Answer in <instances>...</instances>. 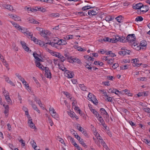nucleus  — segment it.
<instances>
[{
	"mask_svg": "<svg viewBox=\"0 0 150 150\" xmlns=\"http://www.w3.org/2000/svg\"><path fill=\"white\" fill-rule=\"evenodd\" d=\"M91 111L95 115V116L98 117L99 115V114L98 112H97L95 109H91Z\"/></svg>",
	"mask_w": 150,
	"mask_h": 150,
	"instance_id": "4be33fe9",
	"label": "nucleus"
},
{
	"mask_svg": "<svg viewBox=\"0 0 150 150\" xmlns=\"http://www.w3.org/2000/svg\"><path fill=\"white\" fill-rule=\"evenodd\" d=\"M63 93L64 94H65L66 96L68 98H69L70 100L72 98L70 97V94L69 92L64 91L63 92Z\"/></svg>",
	"mask_w": 150,
	"mask_h": 150,
	"instance_id": "473e14b6",
	"label": "nucleus"
},
{
	"mask_svg": "<svg viewBox=\"0 0 150 150\" xmlns=\"http://www.w3.org/2000/svg\"><path fill=\"white\" fill-rule=\"evenodd\" d=\"M80 144H81L85 148H86L87 147V146L86 145V144L83 141H81V142H80Z\"/></svg>",
	"mask_w": 150,
	"mask_h": 150,
	"instance_id": "8fccbe9b",
	"label": "nucleus"
},
{
	"mask_svg": "<svg viewBox=\"0 0 150 150\" xmlns=\"http://www.w3.org/2000/svg\"><path fill=\"white\" fill-rule=\"evenodd\" d=\"M88 99L89 100L91 101L94 104L96 105L98 104V101L96 99L95 96L91 93H89L88 96Z\"/></svg>",
	"mask_w": 150,
	"mask_h": 150,
	"instance_id": "f03ea898",
	"label": "nucleus"
},
{
	"mask_svg": "<svg viewBox=\"0 0 150 150\" xmlns=\"http://www.w3.org/2000/svg\"><path fill=\"white\" fill-rule=\"evenodd\" d=\"M93 64L95 65H99L100 66H102L103 65V64L102 62L98 61H95Z\"/></svg>",
	"mask_w": 150,
	"mask_h": 150,
	"instance_id": "393cba45",
	"label": "nucleus"
},
{
	"mask_svg": "<svg viewBox=\"0 0 150 150\" xmlns=\"http://www.w3.org/2000/svg\"><path fill=\"white\" fill-rule=\"evenodd\" d=\"M4 64L5 66L6 67L7 69L8 70L9 69V68L8 67V64L6 62V61L5 60V61H4Z\"/></svg>",
	"mask_w": 150,
	"mask_h": 150,
	"instance_id": "09e8293b",
	"label": "nucleus"
},
{
	"mask_svg": "<svg viewBox=\"0 0 150 150\" xmlns=\"http://www.w3.org/2000/svg\"><path fill=\"white\" fill-rule=\"evenodd\" d=\"M97 13L96 12V11H94L93 10H90L88 11V15L89 16H93L96 15Z\"/></svg>",
	"mask_w": 150,
	"mask_h": 150,
	"instance_id": "a211bd4d",
	"label": "nucleus"
},
{
	"mask_svg": "<svg viewBox=\"0 0 150 150\" xmlns=\"http://www.w3.org/2000/svg\"><path fill=\"white\" fill-rule=\"evenodd\" d=\"M50 113L51 114H56V112L54 109L53 108H50Z\"/></svg>",
	"mask_w": 150,
	"mask_h": 150,
	"instance_id": "e433bc0d",
	"label": "nucleus"
},
{
	"mask_svg": "<svg viewBox=\"0 0 150 150\" xmlns=\"http://www.w3.org/2000/svg\"><path fill=\"white\" fill-rule=\"evenodd\" d=\"M39 30L41 32L40 34L41 35L42 37L46 38L47 40V39H49L48 37H47V36L46 35V34L45 33V31H43L42 29V28H39Z\"/></svg>",
	"mask_w": 150,
	"mask_h": 150,
	"instance_id": "9b49d317",
	"label": "nucleus"
},
{
	"mask_svg": "<svg viewBox=\"0 0 150 150\" xmlns=\"http://www.w3.org/2000/svg\"><path fill=\"white\" fill-rule=\"evenodd\" d=\"M105 53L107 55H111V57H112V52L111 51H105Z\"/></svg>",
	"mask_w": 150,
	"mask_h": 150,
	"instance_id": "58836bf2",
	"label": "nucleus"
},
{
	"mask_svg": "<svg viewBox=\"0 0 150 150\" xmlns=\"http://www.w3.org/2000/svg\"><path fill=\"white\" fill-rule=\"evenodd\" d=\"M23 83V84L25 86L27 87L28 88L29 87V86L28 85V84L24 80V81H22Z\"/></svg>",
	"mask_w": 150,
	"mask_h": 150,
	"instance_id": "680f3d73",
	"label": "nucleus"
},
{
	"mask_svg": "<svg viewBox=\"0 0 150 150\" xmlns=\"http://www.w3.org/2000/svg\"><path fill=\"white\" fill-rule=\"evenodd\" d=\"M101 144L103 145L104 147V146H105V147H106V144H105V142L103 140V139H102V140L101 141Z\"/></svg>",
	"mask_w": 150,
	"mask_h": 150,
	"instance_id": "69168bd1",
	"label": "nucleus"
},
{
	"mask_svg": "<svg viewBox=\"0 0 150 150\" xmlns=\"http://www.w3.org/2000/svg\"><path fill=\"white\" fill-rule=\"evenodd\" d=\"M114 93L116 95L119 96V94L122 93V92L119 91L116 89H113V93Z\"/></svg>",
	"mask_w": 150,
	"mask_h": 150,
	"instance_id": "c85d7f7f",
	"label": "nucleus"
},
{
	"mask_svg": "<svg viewBox=\"0 0 150 150\" xmlns=\"http://www.w3.org/2000/svg\"><path fill=\"white\" fill-rule=\"evenodd\" d=\"M112 18L111 16H108L105 18V20L107 21H109L112 20Z\"/></svg>",
	"mask_w": 150,
	"mask_h": 150,
	"instance_id": "4c0bfd02",
	"label": "nucleus"
},
{
	"mask_svg": "<svg viewBox=\"0 0 150 150\" xmlns=\"http://www.w3.org/2000/svg\"><path fill=\"white\" fill-rule=\"evenodd\" d=\"M31 144H32L33 147L35 150H36V148L37 147L36 144L34 140L31 141Z\"/></svg>",
	"mask_w": 150,
	"mask_h": 150,
	"instance_id": "c756f323",
	"label": "nucleus"
},
{
	"mask_svg": "<svg viewBox=\"0 0 150 150\" xmlns=\"http://www.w3.org/2000/svg\"><path fill=\"white\" fill-rule=\"evenodd\" d=\"M33 41L36 44H38L41 46H42L43 43L44 42H43L40 40H38V39L36 38L35 37L33 38Z\"/></svg>",
	"mask_w": 150,
	"mask_h": 150,
	"instance_id": "423d86ee",
	"label": "nucleus"
},
{
	"mask_svg": "<svg viewBox=\"0 0 150 150\" xmlns=\"http://www.w3.org/2000/svg\"><path fill=\"white\" fill-rule=\"evenodd\" d=\"M144 142L146 144L148 145L149 146H150V141L146 139H144Z\"/></svg>",
	"mask_w": 150,
	"mask_h": 150,
	"instance_id": "ea45409f",
	"label": "nucleus"
},
{
	"mask_svg": "<svg viewBox=\"0 0 150 150\" xmlns=\"http://www.w3.org/2000/svg\"><path fill=\"white\" fill-rule=\"evenodd\" d=\"M9 106H7L6 107V108H5L4 112L6 117H7L8 115V113L9 112Z\"/></svg>",
	"mask_w": 150,
	"mask_h": 150,
	"instance_id": "412c9836",
	"label": "nucleus"
},
{
	"mask_svg": "<svg viewBox=\"0 0 150 150\" xmlns=\"http://www.w3.org/2000/svg\"><path fill=\"white\" fill-rule=\"evenodd\" d=\"M46 44H48L49 45H51V46L55 47H57L59 46V45L58 43V42H51L50 40H49V42H46Z\"/></svg>",
	"mask_w": 150,
	"mask_h": 150,
	"instance_id": "9d476101",
	"label": "nucleus"
},
{
	"mask_svg": "<svg viewBox=\"0 0 150 150\" xmlns=\"http://www.w3.org/2000/svg\"><path fill=\"white\" fill-rule=\"evenodd\" d=\"M33 80H34V81H35V82L38 85V86H40V84L38 82V81L37 80V79L36 78H35L34 77H33Z\"/></svg>",
	"mask_w": 150,
	"mask_h": 150,
	"instance_id": "864d4df0",
	"label": "nucleus"
},
{
	"mask_svg": "<svg viewBox=\"0 0 150 150\" xmlns=\"http://www.w3.org/2000/svg\"><path fill=\"white\" fill-rule=\"evenodd\" d=\"M132 61H133V63L134 64V66H137V67H139L142 64H138L137 63L138 60L137 59H133L132 60Z\"/></svg>",
	"mask_w": 150,
	"mask_h": 150,
	"instance_id": "f3484780",
	"label": "nucleus"
},
{
	"mask_svg": "<svg viewBox=\"0 0 150 150\" xmlns=\"http://www.w3.org/2000/svg\"><path fill=\"white\" fill-rule=\"evenodd\" d=\"M142 10H141L140 11H141L143 12V13L146 12L149 9V7L146 5H145L144 6L143 5V6H142Z\"/></svg>",
	"mask_w": 150,
	"mask_h": 150,
	"instance_id": "2eb2a0df",
	"label": "nucleus"
},
{
	"mask_svg": "<svg viewBox=\"0 0 150 150\" xmlns=\"http://www.w3.org/2000/svg\"><path fill=\"white\" fill-rule=\"evenodd\" d=\"M32 108L34 110L37 111L38 113H40V111L38 110L36 105L35 104H33L32 105Z\"/></svg>",
	"mask_w": 150,
	"mask_h": 150,
	"instance_id": "bb28decb",
	"label": "nucleus"
},
{
	"mask_svg": "<svg viewBox=\"0 0 150 150\" xmlns=\"http://www.w3.org/2000/svg\"><path fill=\"white\" fill-rule=\"evenodd\" d=\"M98 120H99V121L102 123V124H103V123L104 120H103V118L101 116H100L98 119Z\"/></svg>",
	"mask_w": 150,
	"mask_h": 150,
	"instance_id": "bf43d9fd",
	"label": "nucleus"
},
{
	"mask_svg": "<svg viewBox=\"0 0 150 150\" xmlns=\"http://www.w3.org/2000/svg\"><path fill=\"white\" fill-rule=\"evenodd\" d=\"M35 100L38 104L41 103L40 99L38 98H35Z\"/></svg>",
	"mask_w": 150,
	"mask_h": 150,
	"instance_id": "e2e57ef3",
	"label": "nucleus"
},
{
	"mask_svg": "<svg viewBox=\"0 0 150 150\" xmlns=\"http://www.w3.org/2000/svg\"><path fill=\"white\" fill-rule=\"evenodd\" d=\"M3 93L4 94V96H6L7 95H8L9 93L8 91H6L5 88L4 89V90L3 92Z\"/></svg>",
	"mask_w": 150,
	"mask_h": 150,
	"instance_id": "603ef678",
	"label": "nucleus"
},
{
	"mask_svg": "<svg viewBox=\"0 0 150 150\" xmlns=\"http://www.w3.org/2000/svg\"><path fill=\"white\" fill-rule=\"evenodd\" d=\"M112 40V39H110L108 37H105L103 39V41L104 42H111Z\"/></svg>",
	"mask_w": 150,
	"mask_h": 150,
	"instance_id": "a878e982",
	"label": "nucleus"
},
{
	"mask_svg": "<svg viewBox=\"0 0 150 150\" xmlns=\"http://www.w3.org/2000/svg\"><path fill=\"white\" fill-rule=\"evenodd\" d=\"M126 39L127 41L132 42L135 40L136 38L134 34H129L126 37Z\"/></svg>",
	"mask_w": 150,
	"mask_h": 150,
	"instance_id": "20e7f679",
	"label": "nucleus"
},
{
	"mask_svg": "<svg viewBox=\"0 0 150 150\" xmlns=\"http://www.w3.org/2000/svg\"><path fill=\"white\" fill-rule=\"evenodd\" d=\"M67 139H69L70 141L72 143H73L75 141L74 140V139L73 138L71 137L70 136H68L67 137Z\"/></svg>",
	"mask_w": 150,
	"mask_h": 150,
	"instance_id": "49530a36",
	"label": "nucleus"
},
{
	"mask_svg": "<svg viewBox=\"0 0 150 150\" xmlns=\"http://www.w3.org/2000/svg\"><path fill=\"white\" fill-rule=\"evenodd\" d=\"M74 74L73 72H71V74H69V76H67L69 78H71L74 77Z\"/></svg>",
	"mask_w": 150,
	"mask_h": 150,
	"instance_id": "de8ad7c7",
	"label": "nucleus"
},
{
	"mask_svg": "<svg viewBox=\"0 0 150 150\" xmlns=\"http://www.w3.org/2000/svg\"><path fill=\"white\" fill-rule=\"evenodd\" d=\"M105 93H104V95H105L107 97V99L108 100V101H112V98L111 97H108V96H107V94H106V93H105Z\"/></svg>",
	"mask_w": 150,
	"mask_h": 150,
	"instance_id": "4d7b16f0",
	"label": "nucleus"
},
{
	"mask_svg": "<svg viewBox=\"0 0 150 150\" xmlns=\"http://www.w3.org/2000/svg\"><path fill=\"white\" fill-rule=\"evenodd\" d=\"M53 54H54L53 55H55L56 57H58V58H59L60 57H61V54L57 52H53Z\"/></svg>",
	"mask_w": 150,
	"mask_h": 150,
	"instance_id": "a19ab883",
	"label": "nucleus"
},
{
	"mask_svg": "<svg viewBox=\"0 0 150 150\" xmlns=\"http://www.w3.org/2000/svg\"><path fill=\"white\" fill-rule=\"evenodd\" d=\"M29 22L31 23H33L34 22V21H35V20L33 19V18H29Z\"/></svg>",
	"mask_w": 150,
	"mask_h": 150,
	"instance_id": "0e129e2a",
	"label": "nucleus"
},
{
	"mask_svg": "<svg viewBox=\"0 0 150 150\" xmlns=\"http://www.w3.org/2000/svg\"><path fill=\"white\" fill-rule=\"evenodd\" d=\"M48 121L49 122V123L51 126H52L53 124V122L51 120L50 118H48Z\"/></svg>",
	"mask_w": 150,
	"mask_h": 150,
	"instance_id": "338daca9",
	"label": "nucleus"
},
{
	"mask_svg": "<svg viewBox=\"0 0 150 150\" xmlns=\"http://www.w3.org/2000/svg\"><path fill=\"white\" fill-rule=\"evenodd\" d=\"M13 18L14 20L15 21H21V19L20 17L18 16L15 15L14 16H13Z\"/></svg>",
	"mask_w": 150,
	"mask_h": 150,
	"instance_id": "2f4dec72",
	"label": "nucleus"
},
{
	"mask_svg": "<svg viewBox=\"0 0 150 150\" xmlns=\"http://www.w3.org/2000/svg\"><path fill=\"white\" fill-rule=\"evenodd\" d=\"M21 44L23 48L26 51L28 52L29 48L26 45L25 43L23 41H21Z\"/></svg>",
	"mask_w": 150,
	"mask_h": 150,
	"instance_id": "f8f14e48",
	"label": "nucleus"
},
{
	"mask_svg": "<svg viewBox=\"0 0 150 150\" xmlns=\"http://www.w3.org/2000/svg\"><path fill=\"white\" fill-rule=\"evenodd\" d=\"M143 20V18L141 16H137L135 19V21L137 22L138 21H141Z\"/></svg>",
	"mask_w": 150,
	"mask_h": 150,
	"instance_id": "7c9ffc66",
	"label": "nucleus"
},
{
	"mask_svg": "<svg viewBox=\"0 0 150 150\" xmlns=\"http://www.w3.org/2000/svg\"><path fill=\"white\" fill-rule=\"evenodd\" d=\"M131 51L130 50H127L124 47L121 48V50L119 52V54L120 55L124 56L126 54H129Z\"/></svg>",
	"mask_w": 150,
	"mask_h": 150,
	"instance_id": "7ed1b4c3",
	"label": "nucleus"
},
{
	"mask_svg": "<svg viewBox=\"0 0 150 150\" xmlns=\"http://www.w3.org/2000/svg\"><path fill=\"white\" fill-rule=\"evenodd\" d=\"M81 47L79 46L78 45H76L74 46V47L75 49H77L78 51H80V50H81Z\"/></svg>",
	"mask_w": 150,
	"mask_h": 150,
	"instance_id": "13d9d810",
	"label": "nucleus"
},
{
	"mask_svg": "<svg viewBox=\"0 0 150 150\" xmlns=\"http://www.w3.org/2000/svg\"><path fill=\"white\" fill-rule=\"evenodd\" d=\"M119 66L118 64L117 63L113 64V69H115Z\"/></svg>",
	"mask_w": 150,
	"mask_h": 150,
	"instance_id": "5fc2aeb1",
	"label": "nucleus"
},
{
	"mask_svg": "<svg viewBox=\"0 0 150 150\" xmlns=\"http://www.w3.org/2000/svg\"><path fill=\"white\" fill-rule=\"evenodd\" d=\"M127 40L126 37L122 36L119 37L118 35H113V43H116L118 41L120 42H124Z\"/></svg>",
	"mask_w": 150,
	"mask_h": 150,
	"instance_id": "f257e3e1",
	"label": "nucleus"
},
{
	"mask_svg": "<svg viewBox=\"0 0 150 150\" xmlns=\"http://www.w3.org/2000/svg\"><path fill=\"white\" fill-rule=\"evenodd\" d=\"M3 7L11 11L12 10H13L12 6L9 4H4L3 5Z\"/></svg>",
	"mask_w": 150,
	"mask_h": 150,
	"instance_id": "ddd939ff",
	"label": "nucleus"
},
{
	"mask_svg": "<svg viewBox=\"0 0 150 150\" xmlns=\"http://www.w3.org/2000/svg\"><path fill=\"white\" fill-rule=\"evenodd\" d=\"M28 123L30 124V126L31 128L34 129L35 127V125L32 121V119H29Z\"/></svg>",
	"mask_w": 150,
	"mask_h": 150,
	"instance_id": "4468645a",
	"label": "nucleus"
},
{
	"mask_svg": "<svg viewBox=\"0 0 150 150\" xmlns=\"http://www.w3.org/2000/svg\"><path fill=\"white\" fill-rule=\"evenodd\" d=\"M45 76L47 78L51 79L52 77V74L50 71V70L49 68L48 67H47L45 68Z\"/></svg>",
	"mask_w": 150,
	"mask_h": 150,
	"instance_id": "39448f33",
	"label": "nucleus"
},
{
	"mask_svg": "<svg viewBox=\"0 0 150 150\" xmlns=\"http://www.w3.org/2000/svg\"><path fill=\"white\" fill-rule=\"evenodd\" d=\"M49 16L51 17H56L59 16V14L58 13H52L49 14Z\"/></svg>",
	"mask_w": 150,
	"mask_h": 150,
	"instance_id": "cd10ccee",
	"label": "nucleus"
},
{
	"mask_svg": "<svg viewBox=\"0 0 150 150\" xmlns=\"http://www.w3.org/2000/svg\"><path fill=\"white\" fill-rule=\"evenodd\" d=\"M27 33H26L28 36H30L31 39H32V38H33V34L31 33V32H30L28 31H27Z\"/></svg>",
	"mask_w": 150,
	"mask_h": 150,
	"instance_id": "a18cd8bd",
	"label": "nucleus"
},
{
	"mask_svg": "<svg viewBox=\"0 0 150 150\" xmlns=\"http://www.w3.org/2000/svg\"><path fill=\"white\" fill-rule=\"evenodd\" d=\"M73 35H67L66 36V38H64V39H67V40H69L70 39H72L73 38Z\"/></svg>",
	"mask_w": 150,
	"mask_h": 150,
	"instance_id": "c03bdc74",
	"label": "nucleus"
},
{
	"mask_svg": "<svg viewBox=\"0 0 150 150\" xmlns=\"http://www.w3.org/2000/svg\"><path fill=\"white\" fill-rule=\"evenodd\" d=\"M36 55H38V54L36 52H35L33 53V55L35 58L36 60V61H37L38 62L41 61V59L37 56H36Z\"/></svg>",
	"mask_w": 150,
	"mask_h": 150,
	"instance_id": "aec40b11",
	"label": "nucleus"
},
{
	"mask_svg": "<svg viewBox=\"0 0 150 150\" xmlns=\"http://www.w3.org/2000/svg\"><path fill=\"white\" fill-rule=\"evenodd\" d=\"M72 59L73 60V63L76 62L78 64H79L81 62L80 60L76 58H74L73 57V58H72Z\"/></svg>",
	"mask_w": 150,
	"mask_h": 150,
	"instance_id": "b1692460",
	"label": "nucleus"
},
{
	"mask_svg": "<svg viewBox=\"0 0 150 150\" xmlns=\"http://www.w3.org/2000/svg\"><path fill=\"white\" fill-rule=\"evenodd\" d=\"M79 86L82 90L83 91H86V87L84 86V84H80Z\"/></svg>",
	"mask_w": 150,
	"mask_h": 150,
	"instance_id": "72a5a7b5",
	"label": "nucleus"
},
{
	"mask_svg": "<svg viewBox=\"0 0 150 150\" xmlns=\"http://www.w3.org/2000/svg\"><path fill=\"white\" fill-rule=\"evenodd\" d=\"M89 63H91L90 64L91 65V62H89L88 63H87L86 62V63L87 64L86 65L85 67H86V68L88 69H91L92 67H91L90 66V65L88 64Z\"/></svg>",
	"mask_w": 150,
	"mask_h": 150,
	"instance_id": "79ce46f5",
	"label": "nucleus"
},
{
	"mask_svg": "<svg viewBox=\"0 0 150 150\" xmlns=\"http://www.w3.org/2000/svg\"><path fill=\"white\" fill-rule=\"evenodd\" d=\"M77 129H78V130L81 132H82V131L83 130V129L80 126H77Z\"/></svg>",
	"mask_w": 150,
	"mask_h": 150,
	"instance_id": "774afa93",
	"label": "nucleus"
},
{
	"mask_svg": "<svg viewBox=\"0 0 150 150\" xmlns=\"http://www.w3.org/2000/svg\"><path fill=\"white\" fill-rule=\"evenodd\" d=\"M100 113L102 115H103L104 117H107L108 114L105 109L103 108H101L100 110Z\"/></svg>",
	"mask_w": 150,
	"mask_h": 150,
	"instance_id": "1a4fd4ad",
	"label": "nucleus"
},
{
	"mask_svg": "<svg viewBox=\"0 0 150 150\" xmlns=\"http://www.w3.org/2000/svg\"><path fill=\"white\" fill-rule=\"evenodd\" d=\"M143 6V5L142 4L139 3L133 6V8L135 9H139L142 8Z\"/></svg>",
	"mask_w": 150,
	"mask_h": 150,
	"instance_id": "6e6552de",
	"label": "nucleus"
},
{
	"mask_svg": "<svg viewBox=\"0 0 150 150\" xmlns=\"http://www.w3.org/2000/svg\"><path fill=\"white\" fill-rule=\"evenodd\" d=\"M124 91L126 94H127L128 96H132V93H130L129 90L127 89H125L124 90Z\"/></svg>",
	"mask_w": 150,
	"mask_h": 150,
	"instance_id": "f704fd0d",
	"label": "nucleus"
},
{
	"mask_svg": "<svg viewBox=\"0 0 150 150\" xmlns=\"http://www.w3.org/2000/svg\"><path fill=\"white\" fill-rule=\"evenodd\" d=\"M69 114L71 116V117H72L73 118L75 117L76 118V119H79L78 116L76 115L75 113L72 112H69Z\"/></svg>",
	"mask_w": 150,
	"mask_h": 150,
	"instance_id": "6ab92c4d",
	"label": "nucleus"
},
{
	"mask_svg": "<svg viewBox=\"0 0 150 150\" xmlns=\"http://www.w3.org/2000/svg\"><path fill=\"white\" fill-rule=\"evenodd\" d=\"M58 65L59 69H61L62 71H67V69L64 67L61 66L59 64H58Z\"/></svg>",
	"mask_w": 150,
	"mask_h": 150,
	"instance_id": "c9c22d12",
	"label": "nucleus"
},
{
	"mask_svg": "<svg viewBox=\"0 0 150 150\" xmlns=\"http://www.w3.org/2000/svg\"><path fill=\"white\" fill-rule=\"evenodd\" d=\"M57 42L59 45H65L67 43L63 39L58 40Z\"/></svg>",
	"mask_w": 150,
	"mask_h": 150,
	"instance_id": "dca6fc26",
	"label": "nucleus"
},
{
	"mask_svg": "<svg viewBox=\"0 0 150 150\" xmlns=\"http://www.w3.org/2000/svg\"><path fill=\"white\" fill-rule=\"evenodd\" d=\"M59 59L61 62H63L65 60V57H64L63 56H62V55H61V57H60Z\"/></svg>",
	"mask_w": 150,
	"mask_h": 150,
	"instance_id": "052dcab7",
	"label": "nucleus"
},
{
	"mask_svg": "<svg viewBox=\"0 0 150 150\" xmlns=\"http://www.w3.org/2000/svg\"><path fill=\"white\" fill-rule=\"evenodd\" d=\"M147 45V42L145 40H143L141 42L139 46L140 47V49H145V48L144 47H146Z\"/></svg>",
	"mask_w": 150,
	"mask_h": 150,
	"instance_id": "0eeeda50",
	"label": "nucleus"
},
{
	"mask_svg": "<svg viewBox=\"0 0 150 150\" xmlns=\"http://www.w3.org/2000/svg\"><path fill=\"white\" fill-rule=\"evenodd\" d=\"M72 58H73V57L71 56L69 58H68V61L70 63H73V60L72 59Z\"/></svg>",
	"mask_w": 150,
	"mask_h": 150,
	"instance_id": "6e6d98bb",
	"label": "nucleus"
},
{
	"mask_svg": "<svg viewBox=\"0 0 150 150\" xmlns=\"http://www.w3.org/2000/svg\"><path fill=\"white\" fill-rule=\"evenodd\" d=\"M122 16L121 15L115 18V20L117 21L119 23L121 22V20H122Z\"/></svg>",
	"mask_w": 150,
	"mask_h": 150,
	"instance_id": "5701e85b",
	"label": "nucleus"
},
{
	"mask_svg": "<svg viewBox=\"0 0 150 150\" xmlns=\"http://www.w3.org/2000/svg\"><path fill=\"white\" fill-rule=\"evenodd\" d=\"M144 110L147 112L150 113V109L149 108H145L143 109Z\"/></svg>",
	"mask_w": 150,
	"mask_h": 150,
	"instance_id": "3c124183",
	"label": "nucleus"
},
{
	"mask_svg": "<svg viewBox=\"0 0 150 150\" xmlns=\"http://www.w3.org/2000/svg\"><path fill=\"white\" fill-rule=\"evenodd\" d=\"M35 64L36 66L39 68H40V67L42 66V65L40 64V62L37 61H35Z\"/></svg>",
	"mask_w": 150,
	"mask_h": 150,
	"instance_id": "37998d69",
	"label": "nucleus"
}]
</instances>
